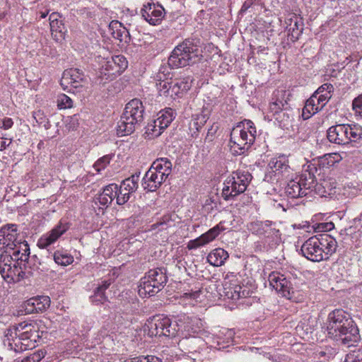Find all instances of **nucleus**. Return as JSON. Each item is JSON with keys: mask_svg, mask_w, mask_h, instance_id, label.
<instances>
[{"mask_svg": "<svg viewBox=\"0 0 362 362\" xmlns=\"http://www.w3.org/2000/svg\"><path fill=\"white\" fill-rule=\"evenodd\" d=\"M327 331L329 338L350 346L360 339L359 329L351 315L343 309L329 313Z\"/></svg>", "mask_w": 362, "mask_h": 362, "instance_id": "obj_1", "label": "nucleus"}, {"mask_svg": "<svg viewBox=\"0 0 362 362\" xmlns=\"http://www.w3.org/2000/svg\"><path fill=\"white\" fill-rule=\"evenodd\" d=\"M201 40L198 37H189L177 45L168 57V64L171 69L190 66L200 59Z\"/></svg>", "mask_w": 362, "mask_h": 362, "instance_id": "obj_2", "label": "nucleus"}, {"mask_svg": "<svg viewBox=\"0 0 362 362\" xmlns=\"http://www.w3.org/2000/svg\"><path fill=\"white\" fill-rule=\"evenodd\" d=\"M145 107L141 100L134 98L125 106L117 123V132L120 136L132 134L144 121Z\"/></svg>", "mask_w": 362, "mask_h": 362, "instance_id": "obj_3", "label": "nucleus"}, {"mask_svg": "<svg viewBox=\"0 0 362 362\" xmlns=\"http://www.w3.org/2000/svg\"><path fill=\"white\" fill-rule=\"evenodd\" d=\"M327 138L330 143L340 146L358 142L362 139V129L355 124H337L328 128Z\"/></svg>", "mask_w": 362, "mask_h": 362, "instance_id": "obj_4", "label": "nucleus"}, {"mask_svg": "<svg viewBox=\"0 0 362 362\" xmlns=\"http://www.w3.org/2000/svg\"><path fill=\"white\" fill-rule=\"evenodd\" d=\"M252 179L250 173L238 170L227 177L222 189V197L226 201L233 199L243 193Z\"/></svg>", "mask_w": 362, "mask_h": 362, "instance_id": "obj_5", "label": "nucleus"}, {"mask_svg": "<svg viewBox=\"0 0 362 362\" xmlns=\"http://www.w3.org/2000/svg\"><path fill=\"white\" fill-rule=\"evenodd\" d=\"M315 186L316 179L314 174L305 171L288 182L285 187V193L291 199L303 197L310 193Z\"/></svg>", "mask_w": 362, "mask_h": 362, "instance_id": "obj_6", "label": "nucleus"}, {"mask_svg": "<svg viewBox=\"0 0 362 362\" xmlns=\"http://www.w3.org/2000/svg\"><path fill=\"white\" fill-rule=\"evenodd\" d=\"M256 134L254 123L250 119H244L233 129L230 141L240 150L248 149L255 142Z\"/></svg>", "mask_w": 362, "mask_h": 362, "instance_id": "obj_7", "label": "nucleus"}, {"mask_svg": "<svg viewBox=\"0 0 362 362\" xmlns=\"http://www.w3.org/2000/svg\"><path fill=\"white\" fill-rule=\"evenodd\" d=\"M128 66V62L123 55H115L102 65L100 74L105 76L106 80H112L120 75Z\"/></svg>", "mask_w": 362, "mask_h": 362, "instance_id": "obj_8", "label": "nucleus"}, {"mask_svg": "<svg viewBox=\"0 0 362 362\" xmlns=\"http://www.w3.org/2000/svg\"><path fill=\"white\" fill-rule=\"evenodd\" d=\"M83 72L78 69H70L64 71L61 79V86L69 91H80L86 83Z\"/></svg>", "mask_w": 362, "mask_h": 362, "instance_id": "obj_9", "label": "nucleus"}, {"mask_svg": "<svg viewBox=\"0 0 362 362\" xmlns=\"http://www.w3.org/2000/svg\"><path fill=\"white\" fill-rule=\"evenodd\" d=\"M303 257L310 261L319 262L323 261L325 251L322 249L319 236L314 235L305 240L300 248Z\"/></svg>", "mask_w": 362, "mask_h": 362, "instance_id": "obj_10", "label": "nucleus"}, {"mask_svg": "<svg viewBox=\"0 0 362 362\" xmlns=\"http://www.w3.org/2000/svg\"><path fill=\"white\" fill-rule=\"evenodd\" d=\"M288 95L285 90H276L274 93L272 102L270 103L269 109L274 115H276V119H281V115H286L288 119H290L289 105L288 103Z\"/></svg>", "mask_w": 362, "mask_h": 362, "instance_id": "obj_11", "label": "nucleus"}, {"mask_svg": "<svg viewBox=\"0 0 362 362\" xmlns=\"http://www.w3.org/2000/svg\"><path fill=\"white\" fill-rule=\"evenodd\" d=\"M70 224L61 220L59 223L49 233L42 235L37 241V246L45 249L56 242L69 228Z\"/></svg>", "mask_w": 362, "mask_h": 362, "instance_id": "obj_12", "label": "nucleus"}, {"mask_svg": "<svg viewBox=\"0 0 362 362\" xmlns=\"http://www.w3.org/2000/svg\"><path fill=\"white\" fill-rule=\"evenodd\" d=\"M142 17L151 25L160 23L165 15L164 8L159 4L148 3L141 10Z\"/></svg>", "mask_w": 362, "mask_h": 362, "instance_id": "obj_13", "label": "nucleus"}, {"mask_svg": "<svg viewBox=\"0 0 362 362\" xmlns=\"http://www.w3.org/2000/svg\"><path fill=\"white\" fill-rule=\"evenodd\" d=\"M50 305V298L47 296H38L27 300L23 303L25 314L39 313L45 311Z\"/></svg>", "mask_w": 362, "mask_h": 362, "instance_id": "obj_14", "label": "nucleus"}, {"mask_svg": "<svg viewBox=\"0 0 362 362\" xmlns=\"http://www.w3.org/2000/svg\"><path fill=\"white\" fill-rule=\"evenodd\" d=\"M17 225L8 223L0 228V245L2 247L8 249H15L17 238Z\"/></svg>", "mask_w": 362, "mask_h": 362, "instance_id": "obj_15", "label": "nucleus"}, {"mask_svg": "<svg viewBox=\"0 0 362 362\" xmlns=\"http://www.w3.org/2000/svg\"><path fill=\"white\" fill-rule=\"evenodd\" d=\"M224 228L221 226V223L216 225L214 228L209 229L207 232L200 235L199 238L190 240L188 244L189 249H196L200 246L204 245L209 242L214 240Z\"/></svg>", "mask_w": 362, "mask_h": 362, "instance_id": "obj_16", "label": "nucleus"}, {"mask_svg": "<svg viewBox=\"0 0 362 362\" xmlns=\"http://www.w3.org/2000/svg\"><path fill=\"white\" fill-rule=\"evenodd\" d=\"M163 177L150 168L142 179V186L148 192H155L166 180Z\"/></svg>", "mask_w": 362, "mask_h": 362, "instance_id": "obj_17", "label": "nucleus"}, {"mask_svg": "<svg viewBox=\"0 0 362 362\" xmlns=\"http://www.w3.org/2000/svg\"><path fill=\"white\" fill-rule=\"evenodd\" d=\"M117 185L110 184L103 188V192L95 198V204H99L102 207L107 208L115 198Z\"/></svg>", "mask_w": 362, "mask_h": 362, "instance_id": "obj_18", "label": "nucleus"}, {"mask_svg": "<svg viewBox=\"0 0 362 362\" xmlns=\"http://www.w3.org/2000/svg\"><path fill=\"white\" fill-rule=\"evenodd\" d=\"M178 346L184 353H193L197 351L204 345V340L201 337L189 336L179 340Z\"/></svg>", "mask_w": 362, "mask_h": 362, "instance_id": "obj_19", "label": "nucleus"}, {"mask_svg": "<svg viewBox=\"0 0 362 362\" xmlns=\"http://www.w3.org/2000/svg\"><path fill=\"white\" fill-rule=\"evenodd\" d=\"M145 276L154 284V286L156 285V288L158 290H162L168 281L166 269L163 267L150 269Z\"/></svg>", "mask_w": 362, "mask_h": 362, "instance_id": "obj_20", "label": "nucleus"}, {"mask_svg": "<svg viewBox=\"0 0 362 362\" xmlns=\"http://www.w3.org/2000/svg\"><path fill=\"white\" fill-rule=\"evenodd\" d=\"M190 87L191 84L186 78L172 81L169 98L173 100L180 98L190 89Z\"/></svg>", "mask_w": 362, "mask_h": 362, "instance_id": "obj_21", "label": "nucleus"}, {"mask_svg": "<svg viewBox=\"0 0 362 362\" xmlns=\"http://www.w3.org/2000/svg\"><path fill=\"white\" fill-rule=\"evenodd\" d=\"M322 249L325 251L324 260L329 259V257L336 252L337 247V242L336 240L327 234L319 235Z\"/></svg>", "mask_w": 362, "mask_h": 362, "instance_id": "obj_22", "label": "nucleus"}, {"mask_svg": "<svg viewBox=\"0 0 362 362\" xmlns=\"http://www.w3.org/2000/svg\"><path fill=\"white\" fill-rule=\"evenodd\" d=\"M287 25L288 35L291 41L296 42L303 31V23L302 19L298 17L290 18Z\"/></svg>", "mask_w": 362, "mask_h": 362, "instance_id": "obj_23", "label": "nucleus"}, {"mask_svg": "<svg viewBox=\"0 0 362 362\" xmlns=\"http://www.w3.org/2000/svg\"><path fill=\"white\" fill-rule=\"evenodd\" d=\"M172 163L168 158H159L153 161L151 168L166 180L172 172Z\"/></svg>", "mask_w": 362, "mask_h": 362, "instance_id": "obj_24", "label": "nucleus"}, {"mask_svg": "<svg viewBox=\"0 0 362 362\" xmlns=\"http://www.w3.org/2000/svg\"><path fill=\"white\" fill-rule=\"evenodd\" d=\"M269 166L274 172L278 174H284L289 173L291 167L288 156L280 155L272 159Z\"/></svg>", "mask_w": 362, "mask_h": 362, "instance_id": "obj_25", "label": "nucleus"}, {"mask_svg": "<svg viewBox=\"0 0 362 362\" xmlns=\"http://www.w3.org/2000/svg\"><path fill=\"white\" fill-rule=\"evenodd\" d=\"M155 287H156V285L154 286V284L144 276L140 279L138 286V293L143 298L154 296L160 291Z\"/></svg>", "mask_w": 362, "mask_h": 362, "instance_id": "obj_26", "label": "nucleus"}, {"mask_svg": "<svg viewBox=\"0 0 362 362\" xmlns=\"http://www.w3.org/2000/svg\"><path fill=\"white\" fill-rule=\"evenodd\" d=\"M315 93L306 100L305 105L303 109L302 116L303 119H309L313 115L318 112L322 110L320 106L319 101L317 100Z\"/></svg>", "mask_w": 362, "mask_h": 362, "instance_id": "obj_27", "label": "nucleus"}, {"mask_svg": "<svg viewBox=\"0 0 362 362\" xmlns=\"http://www.w3.org/2000/svg\"><path fill=\"white\" fill-rule=\"evenodd\" d=\"M110 28L112 30V35L115 39L119 40V42L129 43L131 40V36L129 30L118 21L112 22Z\"/></svg>", "mask_w": 362, "mask_h": 362, "instance_id": "obj_28", "label": "nucleus"}, {"mask_svg": "<svg viewBox=\"0 0 362 362\" xmlns=\"http://www.w3.org/2000/svg\"><path fill=\"white\" fill-rule=\"evenodd\" d=\"M229 255L224 249L218 247L213 250L207 256L208 262L214 267L223 265Z\"/></svg>", "mask_w": 362, "mask_h": 362, "instance_id": "obj_29", "label": "nucleus"}, {"mask_svg": "<svg viewBox=\"0 0 362 362\" xmlns=\"http://www.w3.org/2000/svg\"><path fill=\"white\" fill-rule=\"evenodd\" d=\"M19 334V343L25 346V349L28 347H35V343L40 338L38 331L35 328H31L28 331H25L24 334Z\"/></svg>", "mask_w": 362, "mask_h": 362, "instance_id": "obj_30", "label": "nucleus"}, {"mask_svg": "<svg viewBox=\"0 0 362 362\" xmlns=\"http://www.w3.org/2000/svg\"><path fill=\"white\" fill-rule=\"evenodd\" d=\"M163 325L164 327L163 336L168 337H176L181 329V325L177 320H173L168 317H163Z\"/></svg>", "mask_w": 362, "mask_h": 362, "instance_id": "obj_31", "label": "nucleus"}, {"mask_svg": "<svg viewBox=\"0 0 362 362\" xmlns=\"http://www.w3.org/2000/svg\"><path fill=\"white\" fill-rule=\"evenodd\" d=\"M175 113L172 108L168 107L160 110L158 114L157 123L158 127H161L163 130L167 128L175 119Z\"/></svg>", "mask_w": 362, "mask_h": 362, "instance_id": "obj_32", "label": "nucleus"}, {"mask_svg": "<svg viewBox=\"0 0 362 362\" xmlns=\"http://www.w3.org/2000/svg\"><path fill=\"white\" fill-rule=\"evenodd\" d=\"M225 296L232 300H238L244 295V292L241 291L242 287L235 284H231L226 281L223 284Z\"/></svg>", "mask_w": 362, "mask_h": 362, "instance_id": "obj_33", "label": "nucleus"}, {"mask_svg": "<svg viewBox=\"0 0 362 362\" xmlns=\"http://www.w3.org/2000/svg\"><path fill=\"white\" fill-rule=\"evenodd\" d=\"M276 291L280 293L282 296L285 298L288 299L292 298V295L294 293V288L291 282L284 276V274H282V277L281 278V281L279 282V286Z\"/></svg>", "mask_w": 362, "mask_h": 362, "instance_id": "obj_34", "label": "nucleus"}, {"mask_svg": "<svg viewBox=\"0 0 362 362\" xmlns=\"http://www.w3.org/2000/svg\"><path fill=\"white\" fill-rule=\"evenodd\" d=\"M54 261L58 265L66 267L74 262V257L65 250H56L53 255Z\"/></svg>", "mask_w": 362, "mask_h": 362, "instance_id": "obj_35", "label": "nucleus"}, {"mask_svg": "<svg viewBox=\"0 0 362 362\" xmlns=\"http://www.w3.org/2000/svg\"><path fill=\"white\" fill-rule=\"evenodd\" d=\"M163 317L154 319L148 322L147 334L151 337H160L163 335Z\"/></svg>", "mask_w": 362, "mask_h": 362, "instance_id": "obj_36", "label": "nucleus"}, {"mask_svg": "<svg viewBox=\"0 0 362 362\" xmlns=\"http://www.w3.org/2000/svg\"><path fill=\"white\" fill-rule=\"evenodd\" d=\"M8 274H7V282L8 283H16L19 282L23 279H27L28 275L25 274L21 267H16L11 264L8 265Z\"/></svg>", "mask_w": 362, "mask_h": 362, "instance_id": "obj_37", "label": "nucleus"}, {"mask_svg": "<svg viewBox=\"0 0 362 362\" xmlns=\"http://www.w3.org/2000/svg\"><path fill=\"white\" fill-rule=\"evenodd\" d=\"M50 30L52 32V37L57 42H61L65 39L67 29L62 21L60 22L50 23Z\"/></svg>", "mask_w": 362, "mask_h": 362, "instance_id": "obj_38", "label": "nucleus"}, {"mask_svg": "<svg viewBox=\"0 0 362 362\" xmlns=\"http://www.w3.org/2000/svg\"><path fill=\"white\" fill-rule=\"evenodd\" d=\"M158 123L156 119H153L148 123L146 127V132L149 139L159 136L163 131L161 127H158Z\"/></svg>", "mask_w": 362, "mask_h": 362, "instance_id": "obj_39", "label": "nucleus"}, {"mask_svg": "<svg viewBox=\"0 0 362 362\" xmlns=\"http://www.w3.org/2000/svg\"><path fill=\"white\" fill-rule=\"evenodd\" d=\"M272 221H266L264 222L262 221H256L253 222L250 225V230L252 231V233H255L256 235H263L267 232L265 230V228H267V226H271Z\"/></svg>", "mask_w": 362, "mask_h": 362, "instance_id": "obj_40", "label": "nucleus"}, {"mask_svg": "<svg viewBox=\"0 0 362 362\" xmlns=\"http://www.w3.org/2000/svg\"><path fill=\"white\" fill-rule=\"evenodd\" d=\"M156 88L160 95L169 98L170 90L171 88L172 81H168V78L162 79V81H156Z\"/></svg>", "mask_w": 362, "mask_h": 362, "instance_id": "obj_41", "label": "nucleus"}, {"mask_svg": "<svg viewBox=\"0 0 362 362\" xmlns=\"http://www.w3.org/2000/svg\"><path fill=\"white\" fill-rule=\"evenodd\" d=\"M114 156V154L111 153L100 158L93 165V168L98 173H100L107 167Z\"/></svg>", "mask_w": 362, "mask_h": 362, "instance_id": "obj_42", "label": "nucleus"}, {"mask_svg": "<svg viewBox=\"0 0 362 362\" xmlns=\"http://www.w3.org/2000/svg\"><path fill=\"white\" fill-rule=\"evenodd\" d=\"M116 194V202L118 205H124L126 204L129 200L130 195L132 194L126 190H122L120 186H117Z\"/></svg>", "mask_w": 362, "mask_h": 362, "instance_id": "obj_43", "label": "nucleus"}, {"mask_svg": "<svg viewBox=\"0 0 362 362\" xmlns=\"http://www.w3.org/2000/svg\"><path fill=\"white\" fill-rule=\"evenodd\" d=\"M13 327L15 338H18V334H24L25 331H28L31 328H35V326L32 323H28L26 322H20L18 324L13 325Z\"/></svg>", "mask_w": 362, "mask_h": 362, "instance_id": "obj_44", "label": "nucleus"}, {"mask_svg": "<svg viewBox=\"0 0 362 362\" xmlns=\"http://www.w3.org/2000/svg\"><path fill=\"white\" fill-rule=\"evenodd\" d=\"M330 153L325 154L318 158L317 165L320 168H329L334 165V160L332 158Z\"/></svg>", "mask_w": 362, "mask_h": 362, "instance_id": "obj_45", "label": "nucleus"}, {"mask_svg": "<svg viewBox=\"0 0 362 362\" xmlns=\"http://www.w3.org/2000/svg\"><path fill=\"white\" fill-rule=\"evenodd\" d=\"M57 106L59 109L71 108L73 106V100L65 94H60L57 98Z\"/></svg>", "mask_w": 362, "mask_h": 362, "instance_id": "obj_46", "label": "nucleus"}, {"mask_svg": "<svg viewBox=\"0 0 362 362\" xmlns=\"http://www.w3.org/2000/svg\"><path fill=\"white\" fill-rule=\"evenodd\" d=\"M91 301L95 304L104 303L107 300L105 292L97 287L94 291V294L90 296Z\"/></svg>", "mask_w": 362, "mask_h": 362, "instance_id": "obj_47", "label": "nucleus"}, {"mask_svg": "<svg viewBox=\"0 0 362 362\" xmlns=\"http://www.w3.org/2000/svg\"><path fill=\"white\" fill-rule=\"evenodd\" d=\"M24 269L25 274L28 275V278L29 276H34L36 273L39 274L38 269L39 267L35 263L32 264L31 260L28 259L27 261V265L23 268Z\"/></svg>", "mask_w": 362, "mask_h": 362, "instance_id": "obj_48", "label": "nucleus"}, {"mask_svg": "<svg viewBox=\"0 0 362 362\" xmlns=\"http://www.w3.org/2000/svg\"><path fill=\"white\" fill-rule=\"evenodd\" d=\"M344 362H362V349L353 351L347 354Z\"/></svg>", "mask_w": 362, "mask_h": 362, "instance_id": "obj_49", "label": "nucleus"}, {"mask_svg": "<svg viewBox=\"0 0 362 362\" xmlns=\"http://www.w3.org/2000/svg\"><path fill=\"white\" fill-rule=\"evenodd\" d=\"M46 352L43 350H38L27 356L23 362H40L45 356Z\"/></svg>", "mask_w": 362, "mask_h": 362, "instance_id": "obj_50", "label": "nucleus"}, {"mask_svg": "<svg viewBox=\"0 0 362 362\" xmlns=\"http://www.w3.org/2000/svg\"><path fill=\"white\" fill-rule=\"evenodd\" d=\"M13 247L15 249H12L13 250L12 255H4L3 254L0 255V262H4L6 260L10 262L11 260L20 257L21 250L19 249L18 245L16 244V246H13Z\"/></svg>", "mask_w": 362, "mask_h": 362, "instance_id": "obj_51", "label": "nucleus"}, {"mask_svg": "<svg viewBox=\"0 0 362 362\" xmlns=\"http://www.w3.org/2000/svg\"><path fill=\"white\" fill-rule=\"evenodd\" d=\"M282 277V274L279 272H272L268 277V280L270 286L274 288L276 291L279 286V282L281 281V278Z\"/></svg>", "mask_w": 362, "mask_h": 362, "instance_id": "obj_52", "label": "nucleus"}, {"mask_svg": "<svg viewBox=\"0 0 362 362\" xmlns=\"http://www.w3.org/2000/svg\"><path fill=\"white\" fill-rule=\"evenodd\" d=\"M18 246L21 250V256L25 259H30V247L26 241L18 243Z\"/></svg>", "mask_w": 362, "mask_h": 362, "instance_id": "obj_53", "label": "nucleus"}, {"mask_svg": "<svg viewBox=\"0 0 362 362\" xmlns=\"http://www.w3.org/2000/svg\"><path fill=\"white\" fill-rule=\"evenodd\" d=\"M334 91V86L331 83H324L320 86L314 93L316 95L329 93L332 94Z\"/></svg>", "mask_w": 362, "mask_h": 362, "instance_id": "obj_54", "label": "nucleus"}, {"mask_svg": "<svg viewBox=\"0 0 362 362\" xmlns=\"http://www.w3.org/2000/svg\"><path fill=\"white\" fill-rule=\"evenodd\" d=\"M352 106L356 113L362 117V94L353 100Z\"/></svg>", "mask_w": 362, "mask_h": 362, "instance_id": "obj_55", "label": "nucleus"}, {"mask_svg": "<svg viewBox=\"0 0 362 362\" xmlns=\"http://www.w3.org/2000/svg\"><path fill=\"white\" fill-rule=\"evenodd\" d=\"M120 187L122 190H126L131 194L134 192L138 188L135 184H132V182L129 181V179L127 178L122 182Z\"/></svg>", "mask_w": 362, "mask_h": 362, "instance_id": "obj_56", "label": "nucleus"}, {"mask_svg": "<svg viewBox=\"0 0 362 362\" xmlns=\"http://www.w3.org/2000/svg\"><path fill=\"white\" fill-rule=\"evenodd\" d=\"M209 117V111L204 110L201 114L197 115L195 119L199 122V127H203L206 124Z\"/></svg>", "mask_w": 362, "mask_h": 362, "instance_id": "obj_57", "label": "nucleus"}, {"mask_svg": "<svg viewBox=\"0 0 362 362\" xmlns=\"http://www.w3.org/2000/svg\"><path fill=\"white\" fill-rule=\"evenodd\" d=\"M317 100L319 101L320 106H322V109L325 106L328 101L332 98V94L325 93L319 94L316 95Z\"/></svg>", "mask_w": 362, "mask_h": 362, "instance_id": "obj_58", "label": "nucleus"}, {"mask_svg": "<svg viewBox=\"0 0 362 362\" xmlns=\"http://www.w3.org/2000/svg\"><path fill=\"white\" fill-rule=\"evenodd\" d=\"M170 73L168 71V68L166 66H162L158 73L156 74L155 79L156 81H162V79H166V76L169 75Z\"/></svg>", "mask_w": 362, "mask_h": 362, "instance_id": "obj_59", "label": "nucleus"}, {"mask_svg": "<svg viewBox=\"0 0 362 362\" xmlns=\"http://www.w3.org/2000/svg\"><path fill=\"white\" fill-rule=\"evenodd\" d=\"M33 117L38 124H42L45 121V116L42 110H37L36 112H34Z\"/></svg>", "mask_w": 362, "mask_h": 362, "instance_id": "obj_60", "label": "nucleus"}, {"mask_svg": "<svg viewBox=\"0 0 362 362\" xmlns=\"http://www.w3.org/2000/svg\"><path fill=\"white\" fill-rule=\"evenodd\" d=\"M8 265L7 262H0V274L2 278L7 281V274H8Z\"/></svg>", "mask_w": 362, "mask_h": 362, "instance_id": "obj_61", "label": "nucleus"}, {"mask_svg": "<svg viewBox=\"0 0 362 362\" xmlns=\"http://www.w3.org/2000/svg\"><path fill=\"white\" fill-rule=\"evenodd\" d=\"M270 226H267V228H265V230L267 232L263 235L267 238H269L270 236H275L276 238H278L279 236V230L275 228H272Z\"/></svg>", "mask_w": 362, "mask_h": 362, "instance_id": "obj_62", "label": "nucleus"}, {"mask_svg": "<svg viewBox=\"0 0 362 362\" xmlns=\"http://www.w3.org/2000/svg\"><path fill=\"white\" fill-rule=\"evenodd\" d=\"M15 263L13 264V266L16 267H21L23 268L24 265H27V261L28 259H25V258H23L22 257H18V259H15ZM23 272H24V269H22Z\"/></svg>", "mask_w": 362, "mask_h": 362, "instance_id": "obj_63", "label": "nucleus"}, {"mask_svg": "<svg viewBox=\"0 0 362 362\" xmlns=\"http://www.w3.org/2000/svg\"><path fill=\"white\" fill-rule=\"evenodd\" d=\"M13 124V122L11 118L5 117L3 119L1 128L4 129H8L12 127Z\"/></svg>", "mask_w": 362, "mask_h": 362, "instance_id": "obj_64", "label": "nucleus"}]
</instances>
